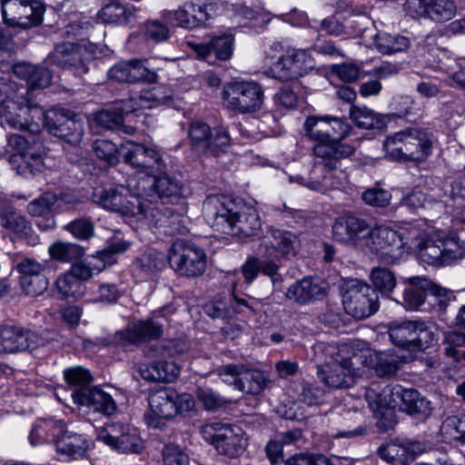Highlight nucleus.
<instances>
[{
    "instance_id": "obj_1",
    "label": "nucleus",
    "mask_w": 465,
    "mask_h": 465,
    "mask_svg": "<svg viewBox=\"0 0 465 465\" xmlns=\"http://www.w3.org/2000/svg\"><path fill=\"white\" fill-rule=\"evenodd\" d=\"M349 118H306L305 135L317 141L313 146L315 162L309 174L307 186L314 191L324 192L341 185L336 174L341 159L355 153L354 146L343 143L352 129Z\"/></svg>"
},
{
    "instance_id": "obj_2",
    "label": "nucleus",
    "mask_w": 465,
    "mask_h": 465,
    "mask_svg": "<svg viewBox=\"0 0 465 465\" xmlns=\"http://www.w3.org/2000/svg\"><path fill=\"white\" fill-rule=\"evenodd\" d=\"M384 146L398 160L421 162L431 153L432 134L421 128H407L388 137Z\"/></svg>"
},
{
    "instance_id": "obj_3",
    "label": "nucleus",
    "mask_w": 465,
    "mask_h": 465,
    "mask_svg": "<svg viewBox=\"0 0 465 465\" xmlns=\"http://www.w3.org/2000/svg\"><path fill=\"white\" fill-rule=\"evenodd\" d=\"M6 118V124L24 133L36 134L47 132L69 143H76L83 135L81 124L75 118Z\"/></svg>"
},
{
    "instance_id": "obj_4",
    "label": "nucleus",
    "mask_w": 465,
    "mask_h": 465,
    "mask_svg": "<svg viewBox=\"0 0 465 465\" xmlns=\"http://www.w3.org/2000/svg\"><path fill=\"white\" fill-rule=\"evenodd\" d=\"M263 90L253 81H234L223 85L222 104L228 110L249 114L257 113L263 104Z\"/></svg>"
},
{
    "instance_id": "obj_5",
    "label": "nucleus",
    "mask_w": 465,
    "mask_h": 465,
    "mask_svg": "<svg viewBox=\"0 0 465 465\" xmlns=\"http://www.w3.org/2000/svg\"><path fill=\"white\" fill-rule=\"evenodd\" d=\"M201 432L220 454L232 459L241 456L247 446L245 433L239 426L214 421L203 425Z\"/></svg>"
},
{
    "instance_id": "obj_6",
    "label": "nucleus",
    "mask_w": 465,
    "mask_h": 465,
    "mask_svg": "<svg viewBox=\"0 0 465 465\" xmlns=\"http://www.w3.org/2000/svg\"><path fill=\"white\" fill-rule=\"evenodd\" d=\"M170 266L180 275L188 278L202 275L206 269V255L195 243L176 240L169 249Z\"/></svg>"
},
{
    "instance_id": "obj_7",
    "label": "nucleus",
    "mask_w": 465,
    "mask_h": 465,
    "mask_svg": "<svg viewBox=\"0 0 465 465\" xmlns=\"http://www.w3.org/2000/svg\"><path fill=\"white\" fill-rule=\"evenodd\" d=\"M342 304L345 312L354 319H367L379 310V294L370 284L351 280L346 284Z\"/></svg>"
},
{
    "instance_id": "obj_8",
    "label": "nucleus",
    "mask_w": 465,
    "mask_h": 465,
    "mask_svg": "<svg viewBox=\"0 0 465 465\" xmlns=\"http://www.w3.org/2000/svg\"><path fill=\"white\" fill-rule=\"evenodd\" d=\"M136 193L139 197L159 199L160 202L173 204L183 198V185L164 170L137 181Z\"/></svg>"
},
{
    "instance_id": "obj_9",
    "label": "nucleus",
    "mask_w": 465,
    "mask_h": 465,
    "mask_svg": "<svg viewBox=\"0 0 465 465\" xmlns=\"http://www.w3.org/2000/svg\"><path fill=\"white\" fill-rule=\"evenodd\" d=\"M97 439L123 454H140L144 448L137 430L120 421L105 423L99 430Z\"/></svg>"
},
{
    "instance_id": "obj_10",
    "label": "nucleus",
    "mask_w": 465,
    "mask_h": 465,
    "mask_svg": "<svg viewBox=\"0 0 465 465\" xmlns=\"http://www.w3.org/2000/svg\"><path fill=\"white\" fill-rule=\"evenodd\" d=\"M129 246L130 243L123 240L112 242L103 250L96 252L90 260L74 262L68 272L80 282L88 281L94 274L103 272L107 265L115 263L116 255L124 253Z\"/></svg>"
},
{
    "instance_id": "obj_11",
    "label": "nucleus",
    "mask_w": 465,
    "mask_h": 465,
    "mask_svg": "<svg viewBox=\"0 0 465 465\" xmlns=\"http://www.w3.org/2000/svg\"><path fill=\"white\" fill-rule=\"evenodd\" d=\"M176 398L177 391L171 387L151 390L148 396L150 410L144 413L146 424L153 429H164L166 422L177 415Z\"/></svg>"
},
{
    "instance_id": "obj_12",
    "label": "nucleus",
    "mask_w": 465,
    "mask_h": 465,
    "mask_svg": "<svg viewBox=\"0 0 465 465\" xmlns=\"http://www.w3.org/2000/svg\"><path fill=\"white\" fill-rule=\"evenodd\" d=\"M203 210L207 222L214 231L232 235L239 212L233 201L224 196H209L203 203Z\"/></svg>"
},
{
    "instance_id": "obj_13",
    "label": "nucleus",
    "mask_w": 465,
    "mask_h": 465,
    "mask_svg": "<svg viewBox=\"0 0 465 465\" xmlns=\"http://www.w3.org/2000/svg\"><path fill=\"white\" fill-rule=\"evenodd\" d=\"M402 236L386 226L371 227L364 247L379 254L386 263H395L403 253Z\"/></svg>"
},
{
    "instance_id": "obj_14",
    "label": "nucleus",
    "mask_w": 465,
    "mask_h": 465,
    "mask_svg": "<svg viewBox=\"0 0 465 465\" xmlns=\"http://www.w3.org/2000/svg\"><path fill=\"white\" fill-rule=\"evenodd\" d=\"M4 22L13 27L28 28L41 24L43 8L35 0H3Z\"/></svg>"
},
{
    "instance_id": "obj_15",
    "label": "nucleus",
    "mask_w": 465,
    "mask_h": 465,
    "mask_svg": "<svg viewBox=\"0 0 465 465\" xmlns=\"http://www.w3.org/2000/svg\"><path fill=\"white\" fill-rule=\"evenodd\" d=\"M173 306H163L153 312L151 318L140 320L130 324L122 333V339L128 343L136 344L160 339L163 334V324L159 317L168 318L175 312Z\"/></svg>"
},
{
    "instance_id": "obj_16",
    "label": "nucleus",
    "mask_w": 465,
    "mask_h": 465,
    "mask_svg": "<svg viewBox=\"0 0 465 465\" xmlns=\"http://www.w3.org/2000/svg\"><path fill=\"white\" fill-rule=\"evenodd\" d=\"M404 10L415 19L442 24L456 16L458 7L454 0H406Z\"/></svg>"
},
{
    "instance_id": "obj_17",
    "label": "nucleus",
    "mask_w": 465,
    "mask_h": 465,
    "mask_svg": "<svg viewBox=\"0 0 465 465\" xmlns=\"http://www.w3.org/2000/svg\"><path fill=\"white\" fill-rule=\"evenodd\" d=\"M360 361L359 356L346 358L341 361L317 366V377L326 386L332 389H347L355 383L359 369L355 364Z\"/></svg>"
},
{
    "instance_id": "obj_18",
    "label": "nucleus",
    "mask_w": 465,
    "mask_h": 465,
    "mask_svg": "<svg viewBox=\"0 0 465 465\" xmlns=\"http://www.w3.org/2000/svg\"><path fill=\"white\" fill-rule=\"evenodd\" d=\"M121 155L125 163L145 173V176L165 170L160 153L143 143L127 141L121 146Z\"/></svg>"
},
{
    "instance_id": "obj_19",
    "label": "nucleus",
    "mask_w": 465,
    "mask_h": 465,
    "mask_svg": "<svg viewBox=\"0 0 465 465\" xmlns=\"http://www.w3.org/2000/svg\"><path fill=\"white\" fill-rule=\"evenodd\" d=\"M223 381L232 384L243 393L258 395L265 386V377L262 371L246 368L244 365L227 364L218 369Z\"/></svg>"
},
{
    "instance_id": "obj_20",
    "label": "nucleus",
    "mask_w": 465,
    "mask_h": 465,
    "mask_svg": "<svg viewBox=\"0 0 465 465\" xmlns=\"http://www.w3.org/2000/svg\"><path fill=\"white\" fill-rule=\"evenodd\" d=\"M93 58V48L86 44L63 43L57 45L47 56V61L64 68L88 72L87 63Z\"/></svg>"
},
{
    "instance_id": "obj_21",
    "label": "nucleus",
    "mask_w": 465,
    "mask_h": 465,
    "mask_svg": "<svg viewBox=\"0 0 465 465\" xmlns=\"http://www.w3.org/2000/svg\"><path fill=\"white\" fill-rule=\"evenodd\" d=\"M297 240L295 233L272 226L262 238L259 251L267 259H285L295 254Z\"/></svg>"
},
{
    "instance_id": "obj_22",
    "label": "nucleus",
    "mask_w": 465,
    "mask_h": 465,
    "mask_svg": "<svg viewBox=\"0 0 465 465\" xmlns=\"http://www.w3.org/2000/svg\"><path fill=\"white\" fill-rule=\"evenodd\" d=\"M371 228V224L363 218L355 215H344L334 222L332 234L338 242L356 247H364Z\"/></svg>"
},
{
    "instance_id": "obj_23",
    "label": "nucleus",
    "mask_w": 465,
    "mask_h": 465,
    "mask_svg": "<svg viewBox=\"0 0 465 465\" xmlns=\"http://www.w3.org/2000/svg\"><path fill=\"white\" fill-rule=\"evenodd\" d=\"M108 78L118 83L135 84L144 82L156 83L157 74L147 68L144 62L139 59L122 61L112 66L108 73Z\"/></svg>"
},
{
    "instance_id": "obj_24",
    "label": "nucleus",
    "mask_w": 465,
    "mask_h": 465,
    "mask_svg": "<svg viewBox=\"0 0 465 465\" xmlns=\"http://www.w3.org/2000/svg\"><path fill=\"white\" fill-rule=\"evenodd\" d=\"M403 283L407 284V287L403 291L401 303L411 311L420 310L425 302L428 292L432 295L444 293V288L426 277H409L403 280Z\"/></svg>"
},
{
    "instance_id": "obj_25",
    "label": "nucleus",
    "mask_w": 465,
    "mask_h": 465,
    "mask_svg": "<svg viewBox=\"0 0 465 465\" xmlns=\"http://www.w3.org/2000/svg\"><path fill=\"white\" fill-rule=\"evenodd\" d=\"M37 335L19 325L5 324L0 328V351L15 353L36 348Z\"/></svg>"
},
{
    "instance_id": "obj_26",
    "label": "nucleus",
    "mask_w": 465,
    "mask_h": 465,
    "mask_svg": "<svg viewBox=\"0 0 465 465\" xmlns=\"http://www.w3.org/2000/svg\"><path fill=\"white\" fill-rule=\"evenodd\" d=\"M124 187H109L94 190V202L105 210L123 216L134 217L139 212L136 202L127 199Z\"/></svg>"
},
{
    "instance_id": "obj_27",
    "label": "nucleus",
    "mask_w": 465,
    "mask_h": 465,
    "mask_svg": "<svg viewBox=\"0 0 465 465\" xmlns=\"http://www.w3.org/2000/svg\"><path fill=\"white\" fill-rule=\"evenodd\" d=\"M233 36L230 34L213 37L208 43L188 42V46L194 52L197 58L209 64L216 60L227 61L233 52Z\"/></svg>"
},
{
    "instance_id": "obj_28",
    "label": "nucleus",
    "mask_w": 465,
    "mask_h": 465,
    "mask_svg": "<svg viewBox=\"0 0 465 465\" xmlns=\"http://www.w3.org/2000/svg\"><path fill=\"white\" fill-rule=\"evenodd\" d=\"M327 283L318 277H304L296 281L286 291V299L299 305L322 300L327 295Z\"/></svg>"
},
{
    "instance_id": "obj_29",
    "label": "nucleus",
    "mask_w": 465,
    "mask_h": 465,
    "mask_svg": "<svg viewBox=\"0 0 465 465\" xmlns=\"http://www.w3.org/2000/svg\"><path fill=\"white\" fill-rule=\"evenodd\" d=\"M424 450V445L418 441H391L381 445L378 454L391 465H410Z\"/></svg>"
},
{
    "instance_id": "obj_30",
    "label": "nucleus",
    "mask_w": 465,
    "mask_h": 465,
    "mask_svg": "<svg viewBox=\"0 0 465 465\" xmlns=\"http://www.w3.org/2000/svg\"><path fill=\"white\" fill-rule=\"evenodd\" d=\"M72 397L74 403L86 406L89 410L105 416L113 415L117 409L112 396L98 387L74 390L72 392Z\"/></svg>"
},
{
    "instance_id": "obj_31",
    "label": "nucleus",
    "mask_w": 465,
    "mask_h": 465,
    "mask_svg": "<svg viewBox=\"0 0 465 465\" xmlns=\"http://www.w3.org/2000/svg\"><path fill=\"white\" fill-rule=\"evenodd\" d=\"M164 23L193 29L202 26L208 20L206 9L193 3H186L176 11H166L163 14Z\"/></svg>"
},
{
    "instance_id": "obj_32",
    "label": "nucleus",
    "mask_w": 465,
    "mask_h": 465,
    "mask_svg": "<svg viewBox=\"0 0 465 465\" xmlns=\"http://www.w3.org/2000/svg\"><path fill=\"white\" fill-rule=\"evenodd\" d=\"M411 229L406 228L407 238L413 242L420 261L432 266H441V238L434 240L420 229Z\"/></svg>"
},
{
    "instance_id": "obj_33",
    "label": "nucleus",
    "mask_w": 465,
    "mask_h": 465,
    "mask_svg": "<svg viewBox=\"0 0 465 465\" xmlns=\"http://www.w3.org/2000/svg\"><path fill=\"white\" fill-rule=\"evenodd\" d=\"M136 206L139 209L137 215H142L149 223L155 227H165L171 219L177 218L173 210L167 203L162 202L153 203V199L147 198L146 201L141 202L135 198Z\"/></svg>"
},
{
    "instance_id": "obj_34",
    "label": "nucleus",
    "mask_w": 465,
    "mask_h": 465,
    "mask_svg": "<svg viewBox=\"0 0 465 465\" xmlns=\"http://www.w3.org/2000/svg\"><path fill=\"white\" fill-rule=\"evenodd\" d=\"M395 394L401 399V409L409 415L425 419L433 410L431 402L415 389H401Z\"/></svg>"
},
{
    "instance_id": "obj_35",
    "label": "nucleus",
    "mask_w": 465,
    "mask_h": 465,
    "mask_svg": "<svg viewBox=\"0 0 465 465\" xmlns=\"http://www.w3.org/2000/svg\"><path fill=\"white\" fill-rule=\"evenodd\" d=\"M358 356L360 362L373 369L378 377H391L395 375L400 369L401 361L399 357L395 355L386 352H362Z\"/></svg>"
},
{
    "instance_id": "obj_36",
    "label": "nucleus",
    "mask_w": 465,
    "mask_h": 465,
    "mask_svg": "<svg viewBox=\"0 0 465 465\" xmlns=\"http://www.w3.org/2000/svg\"><path fill=\"white\" fill-rule=\"evenodd\" d=\"M65 432V424L61 420H40L32 428L29 441L35 446L42 443L56 442L62 433Z\"/></svg>"
},
{
    "instance_id": "obj_37",
    "label": "nucleus",
    "mask_w": 465,
    "mask_h": 465,
    "mask_svg": "<svg viewBox=\"0 0 465 465\" xmlns=\"http://www.w3.org/2000/svg\"><path fill=\"white\" fill-rule=\"evenodd\" d=\"M15 74L25 80L32 91V98L34 97V89L45 88L51 84L52 75L49 70L45 67L36 66L27 63H18L14 66Z\"/></svg>"
},
{
    "instance_id": "obj_38",
    "label": "nucleus",
    "mask_w": 465,
    "mask_h": 465,
    "mask_svg": "<svg viewBox=\"0 0 465 465\" xmlns=\"http://www.w3.org/2000/svg\"><path fill=\"white\" fill-rule=\"evenodd\" d=\"M24 114H45L47 112L44 110L37 103L32 101V91L26 90L25 95L17 96L16 100L13 98H5L0 104V116H18V112Z\"/></svg>"
},
{
    "instance_id": "obj_39",
    "label": "nucleus",
    "mask_w": 465,
    "mask_h": 465,
    "mask_svg": "<svg viewBox=\"0 0 465 465\" xmlns=\"http://www.w3.org/2000/svg\"><path fill=\"white\" fill-rule=\"evenodd\" d=\"M1 226L12 232L28 245H35L38 242V236L35 234L31 223L15 210L2 222Z\"/></svg>"
},
{
    "instance_id": "obj_40",
    "label": "nucleus",
    "mask_w": 465,
    "mask_h": 465,
    "mask_svg": "<svg viewBox=\"0 0 465 465\" xmlns=\"http://www.w3.org/2000/svg\"><path fill=\"white\" fill-rule=\"evenodd\" d=\"M233 232L231 236L247 238L258 236L262 231V222L258 212L247 208L238 212L236 223H233Z\"/></svg>"
},
{
    "instance_id": "obj_41",
    "label": "nucleus",
    "mask_w": 465,
    "mask_h": 465,
    "mask_svg": "<svg viewBox=\"0 0 465 465\" xmlns=\"http://www.w3.org/2000/svg\"><path fill=\"white\" fill-rule=\"evenodd\" d=\"M417 321L393 322L389 326V337L398 347L413 350Z\"/></svg>"
},
{
    "instance_id": "obj_42",
    "label": "nucleus",
    "mask_w": 465,
    "mask_h": 465,
    "mask_svg": "<svg viewBox=\"0 0 465 465\" xmlns=\"http://www.w3.org/2000/svg\"><path fill=\"white\" fill-rule=\"evenodd\" d=\"M85 250L83 246L64 241H56L48 248V254L54 261L74 263L84 257Z\"/></svg>"
},
{
    "instance_id": "obj_43",
    "label": "nucleus",
    "mask_w": 465,
    "mask_h": 465,
    "mask_svg": "<svg viewBox=\"0 0 465 465\" xmlns=\"http://www.w3.org/2000/svg\"><path fill=\"white\" fill-rule=\"evenodd\" d=\"M54 288L60 300L78 299L84 296L85 286L69 272L60 274L54 282Z\"/></svg>"
},
{
    "instance_id": "obj_44",
    "label": "nucleus",
    "mask_w": 465,
    "mask_h": 465,
    "mask_svg": "<svg viewBox=\"0 0 465 465\" xmlns=\"http://www.w3.org/2000/svg\"><path fill=\"white\" fill-rule=\"evenodd\" d=\"M163 264V256L161 253L144 252L134 261L133 272L140 279H146L160 271Z\"/></svg>"
},
{
    "instance_id": "obj_45",
    "label": "nucleus",
    "mask_w": 465,
    "mask_h": 465,
    "mask_svg": "<svg viewBox=\"0 0 465 465\" xmlns=\"http://www.w3.org/2000/svg\"><path fill=\"white\" fill-rule=\"evenodd\" d=\"M10 163L21 175H34L41 172L44 168L43 157L40 153L26 152L14 154L10 158Z\"/></svg>"
},
{
    "instance_id": "obj_46",
    "label": "nucleus",
    "mask_w": 465,
    "mask_h": 465,
    "mask_svg": "<svg viewBox=\"0 0 465 465\" xmlns=\"http://www.w3.org/2000/svg\"><path fill=\"white\" fill-rule=\"evenodd\" d=\"M55 447L58 452L76 459L84 456L88 445L81 435L68 433L65 430V432L60 435Z\"/></svg>"
},
{
    "instance_id": "obj_47",
    "label": "nucleus",
    "mask_w": 465,
    "mask_h": 465,
    "mask_svg": "<svg viewBox=\"0 0 465 465\" xmlns=\"http://www.w3.org/2000/svg\"><path fill=\"white\" fill-rule=\"evenodd\" d=\"M410 40L401 35L379 33L375 37V45L378 51L383 54H392L405 52L410 47Z\"/></svg>"
},
{
    "instance_id": "obj_48",
    "label": "nucleus",
    "mask_w": 465,
    "mask_h": 465,
    "mask_svg": "<svg viewBox=\"0 0 465 465\" xmlns=\"http://www.w3.org/2000/svg\"><path fill=\"white\" fill-rule=\"evenodd\" d=\"M444 354L453 361H465V333L450 331L444 333Z\"/></svg>"
},
{
    "instance_id": "obj_49",
    "label": "nucleus",
    "mask_w": 465,
    "mask_h": 465,
    "mask_svg": "<svg viewBox=\"0 0 465 465\" xmlns=\"http://www.w3.org/2000/svg\"><path fill=\"white\" fill-rule=\"evenodd\" d=\"M441 266L451 265L465 257V242L458 236L441 238Z\"/></svg>"
},
{
    "instance_id": "obj_50",
    "label": "nucleus",
    "mask_w": 465,
    "mask_h": 465,
    "mask_svg": "<svg viewBox=\"0 0 465 465\" xmlns=\"http://www.w3.org/2000/svg\"><path fill=\"white\" fill-rule=\"evenodd\" d=\"M370 280L371 287L386 297L391 296L397 285L394 272L383 267H374L370 273Z\"/></svg>"
},
{
    "instance_id": "obj_51",
    "label": "nucleus",
    "mask_w": 465,
    "mask_h": 465,
    "mask_svg": "<svg viewBox=\"0 0 465 465\" xmlns=\"http://www.w3.org/2000/svg\"><path fill=\"white\" fill-rule=\"evenodd\" d=\"M440 433L450 443H465V415L448 417L442 422Z\"/></svg>"
},
{
    "instance_id": "obj_52",
    "label": "nucleus",
    "mask_w": 465,
    "mask_h": 465,
    "mask_svg": "<svg viewBox=\"0 0 465 465\" xmlns=\"http://www.w3.org/2000/svg\"><path fill=\"white\" fill-rule=\"evenodd\" d=\"M132 15L133 8L119 2H112L104 5L98 13L99 18L106 24L126 23Z\"/></svg>"
},
{
    "instance_id": "obj_53",
    "label": "nucleus",
    "mask_w": 465,
    "mask_h": 465,
    "mask_svg": "<svg viewBox=\"0 0 465 465\" xmlns=\"http://www.w3.org/2000/svg\"><path fill=\"white\" fill-rule=\"evenodd\" d=\"M290 53L279 56L276 62L272 63L265 69L264 74L272 78L280 81H289L295 79L292 65L291 63Z\"/></svg>"
},
{
    "instance_id": "obj_54",
    "label": "nucleus",
    "mask_w": 465,
    "mask_h": 465,
    "mask_svg": "<svg viewBox=\"0 0 465 465\" xmlns=\"http://www.w3.org/2000/svg\"><path fill=\"white\" fill-rule=\"evenodd\" d=\"M19 284L26 296L38 297L48 289L49 280L44 273L35 276H20Z\"/></svg>"
},
{
    "instance_id": "obj_55",
    "label": "nucleus",
    "mask_w": 465,
    "mask_h": 465,
    "mask_svg": "<svg viewBox=\"0 0 465 465\" xmlns=\"http://www.w3.org/2000/svg\"><path fill=\"white\" fill-rule=\"evenodd\" d=\"M291 63L295 79L304 75L316 66V63L312 54L306 50L290 51Z\"/></svg>"
},
{
    "instance_id": "obj_56",
    "label": "nucleus",
    "mask_w": 465,
    "mask_h": 465,
    "mask_svg": "<svg viewBox=\"0 0 465 465\" xmlns=\"http://www.w3.org/2000/svg\"><path fill=\"white\" fill-rule=\"evenodd\" d=\"M64 230L78 240L86 241L94 235V223L91 217H80L68 223Z\"/></svg>"
},
{
    "instance_id": "obj_57",
    "label": "nucleus",
    "mask_w": 465,
    "mask_h": 465,
    "mask_svg": "<svg viewBox=\"0 0 465 465\" xmlns=\"http://www.w3.org/2000/svg\"><path fill=\"white\" fill-rule=\"evenodd\" d=\"M381 183L377 182L373 187L366 189L362 194V201L372 207L384 208L390 205L391 193L381 188Z\"/></svg>"
},
{
    "instance_id": "obj_58",
    "label": "nucleus",
    "mask_w": 465,
    "mask_h": 465,
    "mask_svg": "<svg viewBox=\"0 0 465 465\" xmlns=\"http://www.w3.org/2000/svg\"><path fill=\"white\" fill-rule=\"evenodd\" d=\"M138 101L134 98L115 101L113 104L94 113L93 116H126L137 110Z\"/></svg>"
},
{
    "instance_id": "obj_59",
    "label": "nucleus",
    "mask_w": 465,
    "mask_h": 465,
    "mask_svg": "<svg viewBox=\"0 0 465 465\" xmlns=\"http://www.w3.org/2000/svg\"><path fill=\"white\" fill-rule=\"evenodd\" d=\"M93 150L95 155L110 165H114L119 162L121 148L108 140H96L93 143Z\"/></svg>"
},
{
    "instance_id": "obj_60",
    "label": "nucleus",
    "mask_w": 465,
    "mask_h": 465,
    "mask_svg": "<svg viewBox=\"0 0 465 465\" xmlns=\"http://www.w3.org/2000/svg\"><path fill=\"white\" fill-rule=\"evenodd\" d=\"M58 201L57 194L53 192H45L38 198L30 202L27 212L33 216L50 214L52 207Z\"/></svg>"
},
{
    "instance_id": "obj_61",
    "label": "nucleus",
    "mask_w": 465,
    "mask_h": 465,
    "mask_svg": "<svg viewBox=\"0 0 465 465\" xmlns=\"http://www.w3.org/2000/svg\"><path fill=\"white\" fill-rule=\"evenodd\" d=\"M64 378L69 385L75 387V390L90 388L88 385L93 381L90 371L81 366H75L64 370Z\"/></svg>"
},
{
    "instance_id": "obj_62",
    "label": "nucleus",
    "mask_w": 465,
    "mask_h": 465,
    "mask_svg": "<svg viewBox=\"0 0 465 465\" xmlns=\"http://www.w3.org/2000/svg\"><path fill=\"white\" fill-rule=\"evenodd\" d=\"M123 292L117 284L104 282L98 286L94 302L111 305L116 303L122 297Z\"/></svg>"
},
{
    "instance_id": "obj_63",
    "label": "nucleus",
    "mask_w": 465,
    "mask_h": 465,
    "mask_svg": "<svg viewBox=\"0 0 465 465\" xmlns=\"http://www.w3.org/2000/svg\"><path fill=\"white\" fill-rule=\"evenodd\" d=\"M162 457L164 465H189L188 455L177 444L169 443L164 445Z\"/></svg>"
},
{
    "instance_id": "obj_64",
    "label": "nucleus",
    "mask_w": 465,
    "mask_h": 465,
    "mask_svg": "<svg viewBox=\"0 0 465 465\" xmlns=\"http://www.w3.org/2000/svg\"><path fill=\"white\" fill-rule=\"evenodd\" d=\"M285 465H333L329 458L322 454L299 453L290 457Z\"/></svg>"
}]
</instances>
